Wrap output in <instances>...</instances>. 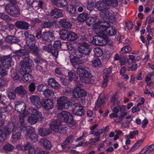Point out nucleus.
Returning <instances> with one entry per match:
<instances>
[{
  "instance_id": "obj_1",
  "label": "nucleus",
  "mask_w": 154,
  "mask_h": 154,
  "mask_svg": "<svg viewBox=\"0 0 154 154\" xmlns=\"http://www.w3.org/2000/svg\"><path fill=\"white\" fill-rule=\"evenodd\" d=\"M33 65L32 60L28 57H26L21 62L20 65V73L23 75L22 79L26 82L31 78V75L29 73L32 71L31 67Z\"/></svg>"
},
{
  "instance_id": "obj_2",
  "label": "nucleus",
  "mask_w": 154,
  "mask_h": 154,
  "mask_svg": "<svg viewBox=\"0 0 154 154\" xmlns=\"http://www.w3.org/2000/svg\"><path fill=\"white\" fill-rule=\"evenodd\" d=\"M93 32L96 34L97 35L95 36L92 41V44L96 45H101L106 44V35L100 32L98 25L94 24L93 26Z\"/></svg>"
},
{
  "instance_id": "obj_3",
  "label": "nucleus",
  "mask_w": 154,
  "mask_h": 154,
  "mask_svg": "<svg viewBox=\"0 0 154 154\" xmlns=\"http://www.w3.org/2000/svg\"><path fill=\"white\" fill-rule=\"evenodd\" d=\"M95 24L98 25L99 30L101 33L106 34L105 32L106 31L107 34L110 36L114 35L116 34V32L115 27H110V24L107 22H101L98 20Z\"/></svg>"
},
{
  "instance_id": "obj_4",
  "label": "nucleus",
  "mask_w": 154,
  "mask_h": 154,
  "mask_svg": "<svg viewBox=\"0 0 154 154\" xmlns=\"http://www.w3.org/2000/svg\"><path fill=\"white\" fill-rule=\"evenodd\" d=\"M28 112L31 114L28 119V122L31 125L35 124L40 119L42 118V113L38 110L37 107L29 108L28 110Z\"/></svg>"
},
{
  "instance_id": "obj_5",
  "label": "nucleus",
  "mask_w": 154,
  "mask_h": 154,
  "mask_svg": "<svg viewBox=\"0 0 154 154\" xmlns=\"http://www.w3.org/2000/svg\"><path fill=\"white\" fill-rule=\"evenodd\" d=\"M58 118L63 120L68 123L69 126L74 128L76 125V122L74 120L72 116L69 112L66 111H62L57 114Z\"/></svg>"
},
{
  "instance_id": "obj_6",
  "label": "nucleus",
  "mask_w": 154,
  "mask_h": 154,
  "mask_svg": "<svg viewBox=\"0 0 154 154\" xmlns=\"http://www.w3.org/2000/svg\"><path fill=\"white\" fill-rule=\"evenodd\" d=\"M26 104L23 101H18L16 102L15 104V108L17 112L21 113L22 114L20 116V122L21 125L25 126L24 119L25 116L23 114L26 109Z\"/></svg>"
},
{
  "instance_id": "obj_7",
  "label": "nucleus",
  "mask_w": 154,
  "mask_h": 154,
  "mask_svg": "<svg viewBox=\"0 0 154 154\" xmlns=\"http://www.w3.org/2000/svg\"><path fill=\"white\" fill-rule=\"evenodd\" d=\"M89 45V44L86 42H82L81 43L78 48V51L75 53L77 54H76L77 57H82V54L85 55H89L91 52Z\"/></svg>"
},
{
  "instance_id": "obj_8",
  "label": "nucleus",
  "mask_w": 154,
  "mask_h": 154,
  "mask_svg": "<svg viewBox=\"0 0 154 154\" xmlns=\"http://www.w3.org/2000/svg\"><path fill=\"white\" fill-rule=\"evenodd\" d=\"M72 104V103L64 96L61 97L57 100V108L60 110L63 108L68 109L71 106Z\"/></svg>"
},
{
  "instance_id": "obj_9",
  "label": "nucleus",
  "mask_w": 154,
  "mask_h": 154,
  "mask_svg": "<svg viewBox=\"0 0 154 154\" xmlns=\"http://www.w3.org/2000/svg\"><path fill=\"white\" fill-rule=\"evenodd\" d=\"M76 73L80 77V79L83 82H86L88 79L92 77V75L87 70L83 68H77Z\"/></svg>"
},
{
  "instance_id": "obj_10",
  "label": "nucleus",
  "mask_w": 154,
  "mask_h": 154,
  "mask_svg": "<svg viewBox=\"0 0 154 154\" xmlns=\"http://www.w3.org/2000/svg\"><path fill=\"white\" fill-rule=\"evenodd\" d=\"M14 124V125L12 126L11 127V131H13V134L12 136V138L13 140H12L13 143L16 142L17 141L19 140L20 137V131H21L23 129L24 130L23 128L22 127L20 124V130L19 128H17V126L18 125V124H17L16 125L14 123L12 122Z\"/></svg>"
},
{
  "instance_id": "obj_11",
  "label": "nucleus",
  "mask_w": 154,
  "mask_h": 154,
  "mask_svg": "<svg viewBox=\"0 0 154 154\" xmlns=\"http://www.w3.org/2000/svg\"><path fill=\"white\" fill-rule=\"evenodd\" d=\"M23 125H22L23 128L24 130H26V136L27 138H29L30 139L32 142H35L38 140L37 135L34 133V129L32 127L30 126L26 127L25 123V126L23 127Z\"/></svg>"
},
{
  "instance_id": "obj_12",
  "label": "nucleus",
  "mask_w": 154,
  "mask_h": 154,
  "mask_svg": "<svg viewBox=\"0 0 154 154\" xmlns=\"http://www.w3.org/2000/svg\"><path fill=\"white\" fill-rule=\"evenodd\" d=\"M100 17L103 19V20H105V21H104L99 19L101 22H107V23H109V22L113 23L115 21L114 16L111 13L107 10H106L104 11H102L101 13Z\"/></svg>"
},
{
  "instance_id": "obj_13",
  "label": "nucleus",
  "mask_w": 154,
  "mask_h": 154,
  "mask_svg": "<svg viewBox=\"0 0 154 154\" xmlns=\"http://www.w3.org/2000/svg\"><path fill=\"white\" fill-rule=\"evenodd\" d=\"M0 61L2 64H1L2 66L7 69L10 68L14 64L11 57L9 55L5 56L1 58Z\"/></svg>"
},
{
  "instance_id": "obj_14",
  "label": "nucleus",
  "mask_w": 154,
  "mask_h": 154,
  "mask_svg": "<svg viewBox=\"0 0 154 154\" xmlns=\"http://www.w3.org/2000/svg\"><path fill=\"white\" fill-rule=\"evenodd\" d=\"M14 124L12 122L9 123L5 128L4 129V131L0 130V142L4 141L6 135H9L11 134V126H13Z\"/></svg>"
},
{
  "instance_id": "obj_15",
  "label": "nucleus",
  "mask_w": 154,
  "mask_h": 154,
  "mask_svg": "<svg viewBox=\"0 0 154 154\" xmlns=\"http://www.w3.org/2000/svg\"><path fill=\"white\" fill-rule=\"evenodd\" d=\"M73 96L77 98L81 97H85L87 95L86 92L83 89L77 87L75 88L73 90Z\"/></svg>"
},
{
  "instance_id": "obj_16",
  "label": "nucleus",
  "mask_w": 154,
  "mask_h": 154,
  "mask_svg": "<svg viewBox=\"0 0 154 154\" xmlns=\"http://www.w3.org/2000/svg\"><path fill=\"white\" fill-rule=\"evenodd\" d=\"M61 43L59 40L55 41L54 43V46L52 47V48L50 49V51L51 53L52 56L57 58L58 56V49L61 47Z\"/></svg>"
},
{
  "instance_id": "obj_17",
  "label": "nucleus",
  "mask_w": 154,
  "mask_h": 154,
  "mask_svg": "<svg viewBox=\"0 0 154 154\" xmlns=\"http://www.w3.org/2000/svg\"><path fill=\"white\" fill-rule=\"evenodd\" d=\"M73 111L76 115L81 116L85 113V111L81 105L75 103L73 105Z\"/></svg>"
},
{
  "instance_id": "obj_18",
  "label": "nucleus",
  "mask_w": 154,
  "mask_h": 154,
  "mask_svg": "<svg viewBox=\"0 0 154 154\" xmlns=\"http://www.w3.org/2000/svg\"><path fill=\"white\" fill-rule=\"evenodd\" d=\"M95 8L98 10L104 11L109 9V6L107 5L106 3L103 0V2L99 1L95 4Z\"/></svg>"
},
{
  "instance_id": "obj_19",
  "label": "nucleus",
  "mask_w": 154,
  "mask_h": 154,
  "mask_svg": "<svg viewBox=\"0 0 154 154\" xmlns=\"http://www.w3.org/2000/svg\"><path fill=\"white\" fill-rule=\"evenodd\" d=\"M26 43L28 46L31 48H32L35 46V37L32 35H28L26 38Z\"/></svg>"
},
{
  "instance_id": "obj_20",
  "label": "nucleus",
  "mask_w": 154,
  "mask_h": 154,
  "mask_svg": "<svg viewBox=\"0 0 154 154\" xmlns=\"http://www.w3.org/2000/svg\"><path fill=\"white\" fill-rule=\"evenodd\" d=\"M115 104V103H114L111 106L113 113L110 114L109 115V116L111 119H112L114 118H117L118 117V113L119 112V106L118 105H116Z\"/></svg>"
},
{
  "instance_id": "obj_21",
  "label": "nucleus",
  "mask_w": 154,
  "mask_h": 154,
  "mask_svg": "<svg viewBox=\"0 0 154 154\" xmlns=\"http://www.w3.org/2000/svg\"><path fill=\"white\" fill-rule=\"evenodd\" d=\"M29 25L28 23L24 21H18L15 23V26L17 27L24 30L28 29Z\"/></svg>"
},
{
  "instance_id": "obj_22",
  "label": "nucleus",
  "mask_w": 154,
  "mask_h": 154,
  "mask_svg": "<svg viewBox=\"0 0 154 154\" xmlns=\"http://www.w3.org/2000/svg\"><path fill=\"white\" fill-rule=\"evenodd\" d=\"M63 15L62 10L57 8L51 11V17L53 18L61 17Z\"/></svg>"
},
{
  "instance_id": "obj_23",
  "label": "nucleus",
  "mask_w": 154,
  "mask_h": 154,
  "mask_svg": "<svg viewBox=\"0 0 154 154\" xmlns=\"http://www.w3.org/2000/svg\"><path fill=\"white\" fill-rule=\"evenodd\" d=\"M52 2L54 5L60 8H63L66 6L68 4L66 0H51Z\"/></svg>"
},
{
  "instance_id": "obj_24",
  "label": "nucleus",
  "mask_w": 154,
  "mask_h": 154,
  "mask_svg": "<svg viewBox=\"0 0 154 154\" xmlns=\"http://www.w3.org/2000/svg\"><path fill=\"white\" fill-rule=\"evenodd\" d=\"M32 103L36 106H40L41 102L40 98L36 95H32L30 97Z\"/></svg>"
},
{
  "instance_id": "obj_25",
  "label": "nucleus",
  "mask_w": 154,
  "mask_h": 154,
  "mask_svg": "<svg viewBox=\"0 0 154 154\" xmlns=\"http://www.w3.org/2000/svg\"><path fill=\"white\" fill-rule=\"evenodd\" d=\"M15 91L16 93L21 96L24 95L26 94L25 87L22 85L17 87Z\"/></svg>"
},
{
  "instance_id": "obj_26",
  "label": "nucleus",
  "mask_w": 154,
  "mask_h": 154,
  "mask_svg": "<svg viewBox=\"0 0 154 154\" xmlns=\"http://www.w3.org/2000/svg\"><path fill=\"white\" fill-rule=\"evenodd\" d=\"M51 128L55 131L60 132V123L57 121H54L50 124Z\"/></svg>"
},
{
  "instance_id": "obj_27",
  "label": "nucleus",
  "mask_w": 154,
  "mask_h": 154,
  "mask_svg": "<svg viewBox=\"0 0 154 154\" xmlns=\"http://www.w3.org/2000/svg\"><path fill=\"white\" fill-rule=\"evenodd\" d=\"M76 54H74V57L72 58L70 60V62L73 66L75 68H77L79 67L80 65L81 64V63L78 61V59L79 58L77 57Z\"/></svg>"
},
{
  "instance_id": "obj_28",
  "label": "nucleus",
  "mask_w": 154,
  "mask_h": 154,
  "mask_svg": "<svg viewBox=\"0 0 154 154\" xmlns=\"http://www.w3.org/2000/svg\"><path fill=\"white\" fill-rule=\"evenodd\" d=\"M60 25L63 28H71L72 26L71 24L64 19H61L59 22Z\"/></svg>"
},
{
  "instance_id": "obj_29",
  "label": "nucleus",
  "mask_w": 154,
  "mask_h": 154,
  "mask_svg": "<svg viewBox=\"0 0 154 154\" xmlns=\"http://www.w3.org/2000/svg\"><path fill=\"white\" fill-rule=\"evenodd\" d=\"M49 86L55 89L60 88L59 84L53 78L49 79Z\"/></svg>"
},
{
  "instance_id": "obj_30",
  "label": "nucleus",
  "mask_w": 154,
  "mask_h": 154,
  "mask_svg": "<svg viewBox=\"0 0 154 154\" xmlns=\"http://www.w3.org/2000/svg\"><path fill=\"white\" fill-rule=\"evenodd\" d=\"M50 98V100L49 101V109H51L53 107L54 104L51 100L55 98L54 92L52 91L49 90V98Z\"/></svg>"
},
{
  "instance_id": "obj_31",
  "label": "nucleus",
  "mask_w": 154,
  "mask_h": 154,
  "mask_svg": "<svg viewBox=\"0 0 154 154\" xmlns=\"http://www.w3.org/2000/svg\"><path fill=\"white\" fill-rule=\"evenodd\" d=\"M154 150V145H152L147 147H145L140 152V154L149 153Z\"/></svg>"
},
{
  "instance_id": "obj_32",
  "label": "nucleus",
  "mask_w": 154,
  "mask_h": 154,
  "mask_svg": "<svg viewBox=\"0 0 154 154\" xmlns=\"http://www.w3.org/2000/svg\"><path fill=\"white\" fill-rule=\"evenodd\" d=\"M24 149L26 150H28L29 154H35V149L32 146L30 143H28L24 146Z\"/></svg>"
},
{
  "instance_id": "obj_33",
  "label": "nucleus",
  "mask_w": 154,
  "mask_h": 154,
  "mask_svg": "<svg viewBox=\"0 0 154 154\" xmlns=\"http://www.w3.org/2000/svg\"><path fill=\"white\" fill-rule=\"evenodd\" d=\"M13 57L15 58V59H19V57L25 55L26 53L25 52L24 50H20L16 51L15 52L13 53Z\"/></svg>"
},
{
  "instance_id": "obj_34",
  "label": "nucleus",
  "mask_w": 154,
  "mask_h": 154,
  "mask_svg": "<svg viewBox=\"0 0 154 154\" xmlns=\"http://www.w3.org/2000/svg\"><path fill=\"white\" fill-rule=\"evenodd\" d=\"M73 140V137L72 136H69L68 137L62 145V148H64L66 146L71 144Z\"/></svg>"
},
{
  "instance_id": "obj_35",
  "label": "nucleus",
  "mask_w": 154,
  "mask_h": 154,
  "mask_svg": "<svg viewBox=\"0 0 154 154\" xmlns=\"http://www.w3.org/2000/svg\"><path fill=\"white\" fill-rule=\"evenodd\" d=\"M69 32V31L66 30L62 29L61 30L60 32V38L63 40L67 39Z\"/></svg>"
},
{
  "instance_id": "obj_36",
  "label": "nucleus",
  "mask_w": 154,
  "mask_h": 154,
  "mask_svg": "<svg viewBox=\"0 0 154 154\" xmlns=\"http://www.w3.org/2000/svg\"><path fill=\"white\" fill-rule=\"evenodd\" d=\"M106 4L107 5L109 6V9L110 6L112 5L113 6H117L118 5V2L117 0H103Z\"/></svg>"
},
{
  "instance_id": "obj_37",
  "label": "nucleus",
  "mask_w": 154,
  "mask_h": 154,
  "mask_svg": "<svg viewBox=\"0 0 154 154\" xmlns=\"http://www.w3.org/2000/svg\"><path fill=\"white\" fill-rule=\"evenodd\" d=\"M97 18L96 17L95 18L92 17H88L86 20V23L88 26L94 24L97 20Z\"/></svg>"
},
{
  "instance_id": "obj_38",
  "label": "nucleus",
  "mask_w": 154,
  "mask_h": 154,
  "mask_svg": "<svg viewBox=\"0 0 154 154\" xmlns=\"http://www.w3.org/2000/svg\"><path fill=\"white\" fill-rule=\"evenodd\" d=\"M78 35L74 32L69 31L67 40L69 41H74L78 38Z\"/></svg>"
},
{
  "instance_id": "obj_39",
  "label": "nucleus",
  "mask_w": 154,
  "mask_h": 154,
  "mask_svg": "<svg viewBox=\"0 0 154 154\" xmlns=\"http://www.w3.org/2000/svg\"><path fill=\"white\" fill-rule=\"evenodd\" d=\"M93 51L94 52V56L96 57H101L103 54L102 49L98 47L94 48Z\"/></svg>"
},
{
  "instance_id": "obj_40",
  "label": "nucleus",
  "mask_w": 154,
  "mask_h": 154,
  "mask_svg": "<svg viewBox=\"0 0 154 154\" xmlns=\"http://www.w3.org/2000/svg\"><path fill=\"white\" fill-rule=\"evenodd\" d=\"M88 16V14L87 13L81 14L78 16V20L81 22H84L87 20Z\"/></svg>"
},
{
  "instance_id": "obj_41",
  "label": "nucleus",
  "mask_w": 154,
  "mask_h": 154,
  "mask_svg": "<svg viewBox=\"0 0 154 154\" xmlns=\"http://www.w3.org/2000/svg\"><path fill=\"white\" fill-rule=\"evenodd\" d=\"M126 119L127 121H126L125 124L124 122H122V127L123 128H126L128 126V124L132 121L133 118L131 116L128 115L126 117Z\"/></svg>"
},
{
  "instance_id": "obj_42",
  "label": "nucleus",
  "mask_w": 154,
  "mask_h": 154,
  "mask_svg": "<svg viewBox=\"0 0 154 154\" xmlns=\"http://www.w3.org/2000/svg\"><path fill=\"white\" fill-rule=\"evenodd\" d=\"M128 112L125 111L123 112L120 115L118 119H116L115 121L116 122H120L124 120V118L127 115Z\"/></svg>"
},
{
  "instance_id": "obj_43",
  "label": "nucleus",
  "mask_w": 154,
  "mask_h": 154,
  "mask_svg": "<svg viewBox=\"0 0 154 154\" xmlns=\"http://www.w3.org/2000/svg\"><path fill=\"white\" fill-rule=\"evenodd\" d=\"M112 69L111 67L105 69L104 70L103 78H108L109 75L112 72Z\"/></svg>"
},
{
  "instance_id": "obj_44",
  "label": "nucleus",
  "mask_w": 154,
  "mask_h": 154,
  "mask_svg": "<svg viewBox=\"0 0 154 154\" xmlns=\"http://www.w3.org/2000/svg\"><path fill=\"white\" fill-rule=\"evenodd\" d=\"M104 104V101L103 99H98L97 102L96 104L95 107L98 109L100 107H102L103 106Z\"/></svg>"
},
{
  "instance_id": "obj_45",
  "label": "nucleus",
  "mask_w": 154,
  "mask_h": 154,
  "mask_svg": "<svg viewBox=\"0 0 154 154\" xmlns=\"http://www.w3.org/2000/svg\"><path fill=\"white\" fill-rule=\"evenodd\" d=\"M7 84L8 83L7 82L0 78V91H4L5 89L4 88L6 86Z\"/></svg>"
},
{
  "instance_id": "obj_46",
  "label": "nucleus",
  "mask_w": 154,
  "mask_h": 154,
  "mask_svg": "<svg viewBox=\"0 0 154 154\" xmlns=\"http://www.w3.org/2000/svg\"><path fill=\"white\" fill-rule=\"evenodd\" d=\"M48 134L47 129L41 128L39 131V134L41 136H45Z\"/></svg>"
},
{
  "instance_id": "obj_47",
  "label": "nucleus",
  "mask_w": 154,
  "mask_h": 154,
  "mask_svg": "<svg viewBox=\"0 0 154 154\" xmlns=\"http://www.w3.org/2000/svg\"><path fill=\"white\" fill-rule=\"evenodd\" d=\"M95 0H90L88 3L87 8L89 10L91 11L92 8L94 5Z\"/></svg>"
},
{
  "instance_id": "obj_48",
  "label": "nucleus",
  "mask_w": 154,
  "mask_h": 154,
  "mask_svg": "<svg viewBox=\"0 0 154 154\" xmlns=\"http://www.w3.org/2000/svg\"><path fill=\"white\" fill-rule=\"evenodd\" d=\"M138 131L137 130H136L130 132L129 134L126 135L125 136H127L128 137V138L130 139H132L135 135H137L138 134Z\"/></svg>"
},
{
  "instance_id": "obj_49",
  "label": "nucleus",
  "mask_w": 154,
  "mask_h": 154,
  "mask_svg": "<svg viewBox=\"0 0 154 154\" xmlns=\"http://www.w3.org/2000/svg\"><path fill=\"white\" fill-rule=\"evenodd\" d=\"M131 50V47L129 46H126L123 47L121 50L122 53L125 54L129 52Z\"/></svg>"
},
{
  "instance_id": "obj_50",
  "label": "nucleus",
  "mask_w": 154,
  "mask_h": 154,
  "mask_svg": "<svg viewBox=\"0 0 154 154\" xmlns=\"http://www.w3.org/2000/svg\"><path fill=\"white\" fill-rule=\"evenodd\" d=\"M7 71L4 69L1 64H0V75L2 77H4L7 74Z\"/></svg>"
},
{
  "instance_id": "obj_51",
  "label": "nucleus",
  "mask_w": 154,
  "mask_h": 154,
  "mask_svg": "<svg viewBox=\"0 0 154 154\" xmlns=\"http://www.w3.org/2000/svg\"><path fill=\"white\" fill-rule=\"evenodd\" d=\"M60 80L64 85H67L71 82L68 79H66V77L63 76L60 78Z\"/></svg>"
},
{
  "instance_id": "obj_52",
  "label": "nucleus",
  "mask_w": 154,
  "mask_h": 154,
  "mask_svg": "<svg viewBox=\"0 0 154 154\" xmlns=\"http://www.w3.org/2000/svg\"><path fill=\"white\" fill-rule=\"evenodd\" d=\"M93 66L94 67L100 66L101 62L99 58H97L92 61Z\"/></svg>"
},
{
  "instance_id": "obj_53",
  "label": "nucleus",
  "mask_w": 154,
  "mask_h": 154,
  "mask_svg": "<svg viewBox=\"0 0 154 154\" xmlns=\"http://www.w3.org/2000/svg\"><path fill=\"white\" fill-rule=\"evenodd\" d=\"M41 142L43 144L45 148L47 149L48 148V140L45 138L42 139L40 140Z\"/></svg>"
},
{
  "instance_id": "obj_54",
  "label": "nucleus",
  "mask_w": 154,
  "mask_h": 154,
  "mask_svg": "<svg viewBox=\"0 0 154 154\" xmlns=\"http://www.w3.org/2000/svg\"><path fill=\"white\" fill-rule=\"evenodd\" d=\"M48 88L47 85L41 84L38 85L37 88L38 90L40 91H43L44 90Z\"/></svg>"
},
{
  "instance_id": "obj_55",
  "label": "nucleus",
  "mask_w": 154,
  "mask_h": 154,
  "mask_svg": "<svg viewBox=\"0 0 154 154\" xmlns=\"http://www.w3.org/2000/svg\"><path fill=\"white\" fill-rule=\"evenodd\" d=\"M14 149V147L13 146L10 144H8L5 146L3 147V149L4 150L8 151H11L13 150Z\"/></svg>"
},
{
  "instance_id": "obj_56",
  "label": "nucleus",
  "mask_w": 154,
  "mask_h": 154,
  "mask_svg": "<svg viewBox=\"0 0 154 154\" xmlns=\"http://www.w3.org/2000/svg\"><path fill=\"white\" fill-rule=\"evenodd\" d=\"M154 76V72L150 73L148 74L145 78V81L146 82H148L151 80V77Z\"/></svg>"
},
{
  "instance_id": "obj_57",
  "label": "nucleus",
  "mask_w": 154,
  "mask_h": 154,
  "mask_svg": "<svg viewBox=\"0 0 154 154\" xmlns=\"http://www.w3.org/2000/svg\"><path fill=\"white\" fill-rule=\"evenodd\" d=\"M67 11L71 13H74L76 11L75 9L72 5H70L68 6L66 9Z\"/></svg>"
},
{
  "instance_id": "obj_58",
  "label": "nucleus",
  "mask_w": 154,
  "mask_h": 154,
  "mask_svg": "<svg viewBox=\"0 0 154 154\" xmlns=\"http://www.w3.org/2000/svg\"><path fill=\"white\" fill-rule=\"evenodd\" d=\"M31 49L35 54L39 57H41V54H39L40 51L37 47H35V46L32 48Z\"/></svg>"
},
{
  "instance_id": "obj_59",
  "label": "nucleus",
  "mask_w": 154,
  "mask_h": 154,
  "mask_svg": "<svg viewBox=\"0 0 154 154\" xmlns=\"http://www.w3.org/2000/svg\"><path fill=\"white\" fill-rule=\"evenodd\" d=\"M99 138L97 137L96 139L91 138L90 139V144L91 145H95L97 142L99 141Z\"/></svg>"
},
{
  "instance_id": "obj_60",
  "label": "nucleus",
  "mask_w": 154,
  "mask_h": 154,
  "mask_svg": "<svg viewBox=\"0 0 154 154\" xmlns=\"http://www.w3.org/2000/svg\"><path fill=\"white\" fill-rule=\"evenodd\" d=\"M68 75L69 77L68 79L70 82L75 78V75L71 72H68Z\"/></svg>"
},
{
  "instance_id": "obj_61",
  "label": "nucleus",
  "mask_w": 154,
  "mask_h": 154,
  "mask_svg": "<svg viewBox=\"0 0 154 154\" xmlns=\"http://www.w3.org/2000/svg\"><path fill=\"white\" fill-rule=\"evenodd\" d=\"M8 96L9 98L12 100L14 99L16 97L15 94L11 91H8Z\"/></svg>"
},
{
  "instance_id": "obj_62",
  "label": "nucleus",
  "mask_w": 154,
  "mask_h": 154,
  "mask_svg": "<svg viewBox=\"0 0 154 154\" xmlns=\"http://www.w3.org/2000/svg\"><path fill=\"white\" fill-rule=\"evenodd\" d=\"M29 90L30 92L34 91L35 89V87L34 84L32 83L30 84L29 87Z\"/></svg>"
},
{
  "instance_id": "obj_63",
  "label": "nucleus",
  "mask_w": 154,
  "mask_h": 154,
  "mask_svg": "<svg viewBox=\"0 0 154 154\" xmlns=\"http://www.w3.org/2000/svg\"><path fill=\"white\" fill-rule=\"evenodd\" d=\"M48 99H45L43 100L42 102V106L45 109H48Z\"/></svg>"
},
{
  "instance_id": "obj_64",
  "label": "nucleus",
  "mask_w": 154,
  "mask_h": 154,
  "mask_svg": "<svg viewBox=\"0 0 154 154\" xmlns=\"http://www.w3.org/2000/svg\"><path fill=\"white\" fill-rule=\"evenodd\" d=\"M7 111V108L5 107L0 108V118L2 117L4 114Z\"/></svg>"
}]
</instances>
